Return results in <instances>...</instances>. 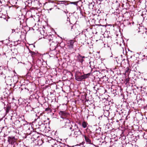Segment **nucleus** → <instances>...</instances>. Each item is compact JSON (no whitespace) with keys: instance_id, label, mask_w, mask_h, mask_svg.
I'll return each instance as SVG.
<instances>
[{"instance_id":"obj_41","label":"nucleus","mask_w":147,"mask_h":147,"mask_svg":"<svg viewBox=\"0 0 147 147\" xmlns=\"http://www.w3.org/2000/svg\"><path fill=\"white\" fill-rule=\"evenodd\" d=\"M9 94H7V95H8Z\"/></svg>"},{"instance_id":"obj_12","label":"nucleus","mask_w":147,"mask_h":147,"mask_svg":"<svg viewBox=\"0 0 147 147\" xmlns=\"http://www.w3.org/2000/svg\"><path fill=\"white\" fill-rule=\"evenodd\" d=\"M14 138H11V137H9L8 138L7 141L9 142V144H16V142H14Z\"/></svg>"},{"instance_id":"obj_10","label":"nucleus","mask_w":147,"mask_h":147,"mask_svg":"<svg viewBox=\"0 0 147 147\" xmlns=\"http://www.w3.org/2000/svg\"><path fill=\"white\" fill-rule=\"evenodd\" d=\"M83 136L84 137L85 140L87 144H92L91 140L88 136L85 135H83Z\"/></svg>"},{"instance_id":"obj_6","label":"nucleus","mask_w":147,"mask_h":147,"mask_svg":"<svg viewBox=\"0 0 147 147\" xmlns=\"http://www.w3.org/2000/svg\"><path fill=\"white\" fill-rule=\"evenodd\" d=\"M53 141L54 142V143L53 145H52V147H58L59 146L60 147H64L66 146V145L64 143L57 141L56 142L55 141Z\"/></svg>"},{"instance_id":"obj_19","label":"nucleus","mask_w":147,"mask_h":147,"mask_svg":"<svg viewBox=\"0 0 147 147\" xmlns=\"http://www.w3.org/2000/svg\"><path fill=\"white\" fill-rule=\"evenodd\" d=\"M45 110L46 111H49V112H51V109L50 108H46L45 109Z\"/></svg>"},{"instance_id":"obj_14","label":"nucleus","mask_w":147,"mask_h":147,"mask_svg":"<svg viewBox=\"0 0 147 147\" xmlns=\"http://www.w3.org/2000/svg\"><path fill=\"white\" fill-rule=\"evenodd\" d=\"M25 109L26 111L29 112V111H31L32 109L30 105H27L25 107Z\"/></svg>"},{"instance_id":"obj_17","label":"nucleus","mask_w":147,"mask_h":147,"mask_svg":"<svg viewBox=\"0 0 147 147\" xmlns=\"http://www.w3.org/2000/svg\"><path fill=\"white\" fill-rule=\"evenodd\" d=\"M1 9L0 8V17L5 19V18L4 17V16L3 15V13L1 11Z\"/></svg>"},{"instance_id":"obj_15","label":"nucleus","mask_w":147,"mask_h":147,"mask_svg":"<svg viewBox=\"0 0 147 147\" xmlns=\"http://www.w3.org/2000/svg\"><path fill=\"white\" fill-rule=\"evenodd\" d=\"M5 78V75L3 73L1 70L0 69V78Z\"/></svg>"},{"instance_id":"obj_35","label":"nucleus","mask_w":147,"mask_h":147,"mask_svg":"<svg viewBox=\"0 0 147 147\" xmlns=\"http://www.w3.org/2000/svg\"><path fill=\"white\" fill-rule=\"evenodd\" d=\"M68 19H69V18L68 17V18H67V21H68Z\"/></svg>"},{"instance_id":"obj_28","label":"nucleus","mask_w":147,"mask_h":147,"mask_svg":"<svg viewBox=\"0 0 147 147\" xmlns=\"http://www.w3.org/2000/svg\"><path fill=\"white\" fill-rule=\"evenodd\" d=\"M2 5V2L1 1V0H0V5Z\"/></svg>"},{"instance_id":"obj_25","label":"nucleus","mask_w":147,"mask_h":147,"mask_svg":"<svg viewBox=\"0 0 147 147\" xmlns=\"http://www.w3.org/2000/svg\"><path fill=\"white\" fill-rule=\"evenodd\" d=\"M50 45H51V44H52V48H53V47L54 46V44H53V43H50Z\"/></svg>"},{"instance_id":"obj_1","label":"nucleus","mask_w":147,"mask_h":147,"mask_svg":"<svg viewBox=\"0 0 147 147\" xmlns=\"http://www.w3.org/2000/svg\"><path fill=\"white\" fill-rule=\"evenodd\" d=\"M74 125L72 129L71 130V132L68 134V135L70 136L72 134V133L74 132V136L76 137L81 135L82 132L80 130V129L78 127V125L76 124H73Z\"/></svg>"},{"instance_id":"obj_13","label":"nucleus","mask_w":147,"mask_h":147,"mask_svg":"<svg viewBox=\"0 0 147 147\" xmlns=\"http://www.w3.org/2000/svg\"><path fill=\"white\" fill-rule=\"evenodd\" d=\"M32 2V1L31 0H27L24 2V3L26 6L28 7H30L31 6Z\"/></svg>"},{"instance_id":"obj_11","label":"nucleus","mask_w":147,"mask_h":147,"mask_svg":"<svg viewBox=\"0 0 147 147\" xmlns=\"http://www.w3.org/2000/svg\"><path fill=\"white\" fill-rule=\"evenodd\" d=\"M11 82L13 81V82L15 84L18 81V77L14 75L13 78L11 79Z\"/></svg>"},{"instance_id":"obj_24","label":"nucleus","mask_w":147,"mask_h":147,"mask_svg":"<svg viewBox=\"0 0 147 147\" xmlns=\"http://www.w3.org/2000/svg\"><path fill=\"white\" fill-rule=\"evenodd\" d=\"M143 49H144L146 51H147V45L146 46V47H144Z\"/></svg>"},{"instance_id":"obj_42","label":"nucleus","mask_w":147,"mask_h":147,"mask_svg":"<svg viewBox=\"0 0 147 147\" xmlns=\"http://www.w3.org/2000/svg\"><path fill=\"white\" fill-rule=\"evenodd\" d=\"M93 146H95V145H94V144H92Z\"/></svg>"},{"instance_id":"obj_4","label":"nucleus","mask_w":147,"mask_h":147,"mask_svg":"<svg viewBox=\"0 0 147 147\" xmlns=\"http://www.w3.org/2000/svg\"><path fill=\"white\" fill-rule=\"evenodd\" d=\"M90 75V74L89 73L87 74H84L80 76H76L75 79L78 81H81L84 79L88 78Z\"/></svg>"},{"instance_id":"obj_39","label":"nucleus","mask_w":147,"mask_h":147,"mask_svg":"<svg viewBox=\"0 0 147 147\" xmlns=\"http://www.w3.org/2000/svg\"><path fill=\"white\" fill-rule=\"evenodd\" d=\"M79 73H80V74H81V73L80 72H79Z\"/></svg>"},{"instance_id":"obj_2","label":"nucleus","mask_w":147,"mask_h":147,"mask_svg":"<svg viewBox=\"0 0 147 147\" xmlns=\"http://www.w3.org/2000/svg\"><path fill=\"white\" fill-rule=\"evenodd\" d=\"M61 121L64 123L65 125L64 127L70 130H71L73 127V126L74 125L73 124H75V123L71 122L70 120L68 119H64L63 120H61Z\"/></svg>"},{"instance_id":"obj_9","label":"nucleus","mask_w":147,"mask_h":147,"mask_svg":"<svg viewBox=\"0 0 147 147\" xmlns=\"http://www.w3.org/2000/svg\"><path fill=\"white\" fill-rule=\"evenodd\" d=\"M74 42V41L73 40L69 41L68 43V46L70 49H72L73 48Z\"/></svg>"},{"instance_id":"obj_30","label":"nucleus","mask_w":147,"mask_h":147,"mask_svg":"<svg viewBox=\"0 0 147 147\" xmlns=\"http://www.w3.org/2000/svg\"><path fill=\"white\" fill-rule=\"evenodd\" d=\"M145 108H147V104L146 105V106L145 107Z\"/></svg>"},{"instance_id":"obj_20","label":"nucleus","mask_w":147,"mask_h":147,"mask_svg":"<svg viewBox=\"0 0 147 147\" xmlns=\"http://www.w3.org/2000/svg\"><path fill=\"white\" fill-rule=\"evenodd\" d=\"M19 144L21 145L20 146V147H23V146H24V143L22 142H20V144Z\"/></svg>"},{"instance_id":"obj_43","label":"nucleus","mask_w":147,"mask_h":147,"mask_svg":"<svg viewBox=\"0 0 147 147\" xmlns=\"http://www.w3.org/2000/svg\"><path fill=\"white\" fill-rule=\"evenodd\" d=\"M16 146L15 145L13 146V147H14V146Z\"/></svg>"},{"instance_id":"obj_3","label":"nucleus","mask_w":147,"mask_h":147,"mask_svg":"<svg viewBox=\"0 0 147 147\" xmlns=\"http://www.w3.org/2000/svg\"><path fill=\"white\" fill-rule=\"evenodd\" d=\"M57 44H55L54 46L53 47V48H52V44H51L50 47V51L49 53L51 54V57H53V56H55L56 55L57 53L56 50Z\"/></svg>"},{"instance_id":"obj_31","label":"nucleus","mask_w":147,"mask_h":147,"mask_svg":"<svg viewBox=\"0 0 147 147\" xmlns=\"http://www.w3.org/2000/svg\"><path fill=\"white\" fill-rule=\"evenodd\" d=\"M52 9V8H50L49 9H48V11H49V10H50V11H51V9Z\"/></svg>"},{"instance_id":"obj_22","label":"nucleus","mask_w":147,"mask_h":147,"mask_svg":"<svg viewBox=\"0 0 147 147\" xmlns=\"http://www.w3.org/2000/svg\"><path fill=\"white\" fill-rule=\"evenodd\" d=\"M30 53L32 55H34L36 54V53L34 51H31Z\"/></svg>"},{"instance_id":"obj_37","label":"nucleus","mask_w":147,"mask_h":147,"mask_svg":"<svg viewBox=\"0 0 147 147\" xmlns=\"http://www.w3.org/2000/svg\"><path fill=\"white\" fill-rule=\"evenodd\" d=\"M132 56H130V58H132Z\"/></svg>"},{"instance_id":"obj_26","label":"nucleus","mask_w":147,"mask_h":147,"mask_svg":"<svg viewBox=\"0 0 147 147\" xmlns=\"http://www.w3.org/2000/svg\"><path fill=\"white\" fill-rule=\"evenodd\" d=\"M129 70V69L128 68H127V70L125 72L127 73V72H128Z\"/></svg>"},{"instance_id":"obj_34","label":"nucleus","mask_w":147,"mask_h":147,"mask_svg":"<svg viewBox=\"0 0 147 147\" xmlns=\"http://www.w3.org/2000/svg\"><path fill=\"white\" fill-rule=\"evenodd\" d=\"M37 138V137H36V138H34V137H33V138H34L35 139L36 138Z\"/></svg>"},{"instance_id":"obj_38","label":"nucleus","mask_w":147,"mask_h":147,"mask_svg":"<svg viewBox=\"0 0 147 147\" xmlns=\"http://www.w3.org/2000/svg\"><path fill=\"white\" fill-rule=\"evenodd\" d=\"M73 28V26L71 27V29H72Z\"/></svg>"},{"instance_id":"obj_7","label":"nucleus","mask_w":147,"mask_h":147,"mask_svg":"<svg viewBox=\"0 0 147 147\" xmlns=\"http://www.w3.org/2000/svg\"><path fill=\"white\" fill-rule=\"evenodd\" d=\"M48 39L50 42V43H53V44H54V45L55 44H56L54 41L55 39V37L54 36V35H49Z\"/></svg>"},{"instance_id":"obj_18","label":"nucleus","mask_w":147,"mask_h":147,"mask_svg":"<svg viewBox=\"0 0 147 147\" xmlns=\"http://www.w3.org/2000/svg\"><path fill=\"white\" fill-rule=\"evenodd\" d=\"M43 143V141L41 140H39L38 141V143H37V145H38L39 146L40 145L42 144Z\"/></svg>"},{"instance_id":"obj_8","label":"nucleus","mask_w":147,"mask_h":147,"mask_svg":"<svg viewBox=\"0 0 147 147\" xmlns=\"http://www.w3.org/2000/svg\"><path fill=\"white\" fill-rule=\"evenodd\" d=\"M86 57L79 54L77 57V60L80 62L81 63H82L84 61V59Z\"/></svg>"},{"instance_id":"obj_16","label":"nucleus","mask_w":147,"mask_h":147,"mask_svg":"<svg viewBox=\"0 0 147 147\" xmlns=\"http://www.w3.org/2000/svg\"><path fill=\"white\" fill-rule=\"evenodd\" d=\"M87 125V123H86V122L83 121L82 122V126L83 128H85L86 127Z\"/></svg>"},{"instance_id":"obj_36","label":"nucleus","mask_w":147,"mask_h":147,"mask_svg":"<svg viewBox=\"0 0 147 147\" xmlns=\"http://www.w3.org/2000/svg\"><path fill=\"white\" fill-rule=\"evenodd\" d=\"M124 112H125V111H124V112H122L123 114V113H124Z\"/></svg>"},{"instance_id":"obj_23","label":"nucleus","mask_w":147,"mask_h":147,"mask_svg":"<svg viewBox=\"0 0 147 147\" xmlns=\"http://www.w3.org/2000/svg\"><path fill=\"white\" fill-rule=\"evenodd\" d=\"M31 134H32V135L33 136V135L34 134H37V133L36 132H32L31 133Z\"/></svg>"},{"instance_id":"obj_32","label":"nucleus","mask_w":147,"mask_h":147,"mask_svg":"<svg viewBox=\"0 0 147 147\" xmlns=\"http://www.w3.org/2000/svg\"><path fill=\"white\" fill-rule=\"evenodd\" d=\"M67 146H68V147H74V146H72L71 147V146H69L68 145H67Z\"/></svg>"},{"instance_id":"obj_29","label":"nucleus","mask_w":147,"mask_h":147,"mask_svg":"<svg viewBox=\"0 0 147 147\" xmlns=\"http://www.w3.org/2000/svg\"><path fill=\"white\" fill-rule=\"evenodd\" d=\"M64 12L65 13H68V12L67 11H64Z\"/></svg>"},{"instance_id":"obj_40","label":"nucleus","mask_w":147,"mask_h":147,"mask_svg":"<svg viewBox=\"0 0 147 147\" xmlns=\"http://www.w3.org/2000/svg\"><path fill=\"white\" fill-rule=\"evenodd\" d=\"M94 89L95 88V87H94Z\"/></svg>"},{"instance_id":"obj_5","label":"nucleus","mask_w":147,"mask_h":147,"mask_svg":"<svg viewBox=\"0 0 147 147\" xmlns=\"http://www.w3.org/2000/svg\"><path fill=\"white\" fill-rule=\"evenodd\" d=\"M69 115V114L66 111H61L59 112V115L62 119V120H63L64 119H67L66 117Z\"/></svg>"},{"instance_id":"obj_33","label":"nucleus","mask_w":147,"mask_h":147,"mask_svg":"<svg viewBox=\"0 0 147 147\" xmlns=\"http://www.w3.org/2000/svg\"><path fill=\"white\" fill-rule=\"evenodd\" d=\"M98 26H102V25L101 24H98L97 25Z\"/></svg>"},{"instance_id":"obj_27","label":"nucleus","mask_w":147,"mask_h":147,"mask_svg":"<svg viewBox=\"0 0 147 147\" xmlns=\"http://www.w3.org/2000/svg\"><path fill=\"white\" fill-rule=\"evenodd\" d=\"M12 33L13 32H15V30L14 29H12Z\"/></svg>"},{"instance_id":"obj_21","label":"nucleus","mask_w":147,"mask_h":147,"mask_svg":"<svg viewBox=\"0 0 147 147\" xmlns=\"http://www.w3.org/2000/svg\"><path fill=\"white\" fill-rule=\"evenodd\" d=\"M9 108L7 107L6 109V113H8L9 112Z\"/></svg>"}]
</instances>
